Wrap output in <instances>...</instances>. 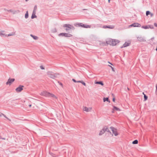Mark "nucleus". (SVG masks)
<instances>
[{
    "mask_svg": "<svg viewBox=\"0 0 157 157\" xmlns=\"http://www.w3.org/2000/svg\"><path fill=\"white\" fill-rule=\"evenodd\" d=\"M110 128L112 131V133L114 134L115 136H117L118 135V133L117 132V129L116 128L113 127H110Z\"/></svg>",
    "mask_w": 157,
    "mask_h": 157,
    "instance_id": "3",
    "label": "nucleus"
},
{
    "mask_svg": "<svg viewBox=\"0 0 157 157\" xmlns=\"http://www.w3.org/2000/svg\"><path fill=\"white\" fill-rule=\"evenodd\" d=\"M108 63H110V64H111V65H112V64L111 63H110L109 62H108Z\"/></svg>",
    "mask_w": 157,
    "mask_h": 157,
    "instance_id": "40",
    "label": "nucleus"
},
{
    "mask_svg": "<svg viewBox=\"0 0 157 157\" xmlns=\"http://www.w3.org/2000/svg\"><path fill=\"white\" fill-rule=\"evenodd\" d=\"M141 26V25L140 24L138 23H135L129 25V27H140Z\"/></svg>",
    "mask_w": 157,
    "mask_h": 157,
    "instance_id": "6",
    "label": "nucleus"
},
{
    "mask_svg": "<svg viewBox=\"0 0 157 157\" xmlns=\"http://www.w3.org/2000/svg\"><path fill=\"white\" fill-rule=\"evenodd\" d=\"M0 139H2V140H5V139L4 138H2V137L1 136H0Z\"/></svg>",
    "mask_w": 157,
    "mask_h": 157,
    "instance_id": "37",
    "label": "nucleus"
},
{
    "mask_svg": "<svg viewBox=\"0 0 157 157\" xmlns=\"http://www.w3.org/2000/svg\"><path fill=\"white\" fill-rule=\"evenodd\" d=\"M28 0H26V1H28Z\"/></svg>",
    "mask_w": 157,
    "mask_h": 157,
    "instance_id": "45",
    "label": "nucleus"
},
{
    "mask_svg": "<svg viewBox=\"0 0 157 157\" xmlns=\"http://www.w3.org/2000/svg\"><path fill=\"white\" fill-rule=\"evenodd\" d=\"M71 25H69L65 24L63 25V27L65 28V30L67 31L71 29Z\"/></svg>",
    "mask_w": 157,
    "mask_h": 157,
    "instance_id": "7",
    "label": "nucleus"
},
{
    "mask_svg": "<svg viewBox=\"0 0 157 157\" xmlns=\"http://www.w3.org/2000/svg\"><path fill=\"white\" fill-rule=\"evenodd\" d=\"M40 67V68H41V69H42V70H43V69H44V67L42 66H41Z\"/></svg>",
    "mask_w": 157,
    "mask_h": 157,
    "instance_id": "34",
    "label": "nucleus"
},
{
    "mask_svg": "<svg viewBox=\"0 0 157 157\" xmlns=\"http://www.w3.org/2000/svg\"><path fill=\"white\" fill-rule=\"evenodd\" d=\"M100 45L101 46H104L108 45L106 42V40L105 42V41H101L100 43Z\"/></svg>",
    "mask_w": 157,
    "mask_h": 157,
    "instance_id": "15",
    "label": "nucleus"
},
{
    "mask_svg": "<svg viewBox=\"0 0 157 157\" xmlns=\"http://www.w3.org/2000/svg\"><path fill=\"white\" fill-rule=\"evenodd\" d=\"M109 66L112 69V70L113 71H114V72L115 71H114L113 67L112 66H111L109 65Z\"/></svg>",
    "mask_w": 157,
    "mask_h": 157,
    "instance_id": "30",
    "label": "nucleus"
},
{
    "mask_svg": "<svg viewBox=\"0 0 157 157\" xmlns=\"http://www.w3.org/2000/svg\"><path fill=\"white\" fill-rule=\"evenodd\" d=\"M36 13L35 12H33V14H32V16H31V18L32 19H33L35 18H36Z\"/></svg>",
    "mask_w": 157,
    "mask_h": 157,
    "instance_id": "21",
    "label": "nucleus"
},
{
    "mask_svg": "<svg viewBox=\"0 0 157 157\" xmlns=\"http://www.w3.org/2000/svg\"><path fill=\"white\" fill-rule=\"evenodd\" d=\"M37 10V6H35L34 7V10L33 11V12H34L36 13V11Z\"/></svg>",
    "mask_w": 157,
    "mask_h": 157,
    "instance_id": "27",
    "label": "nucleus"
},
{
    "mask_svg": "<svg viewBox=\"0 0 157 157\" xmlns=\"http://www.w3.org/2000/svg\"><path fill=\"white\" fill-rule=\"evenodd\" d=\"M14 81V78H10L8 79V81L6 82L7 85H10Z\"/></svg>",
    "mask_w": 157,
    "mask_h": 157,
    "instance_id": "10",
    "label": "nucleus"
},
{
    "mask_svg": "<svg viewBox=\"0 0 157 157\" xmlns=\"http://www.w3.org/2000/svg\"><path fill=\"white\" fill-rule=\"evenodd\" d=\"M103 101L104 102H105L106 101H107L108 102H110V101L109 100V99H103Z\"/></svg>",
    "mask_w": 157,
    "mask_h": 157,
    "instance_id": "25",
    "label": "nucleus"
},
{
    "mask_svg": "<svg viewBox=\"0 0 157 157\" xmlns=\"http://www.w3.org/2000/svg\"><path fill=\"white\" fill-rule=\"evenodd\" d=\"M0 35L1 36H6L5 35V34L3 33H0Z\"/></svg>",
    "mask_w": 157,
    "mask_h": 157,
    "instance_id": "32",
    "label": "nucleus"
},
{
    "mask_svg": "<svg viewBox=\"0 0 157 157\" xmlns=\"http://www.w3.org/2000/svg\"><path fill=\"white\" fill-rule=\"evenodd\" d=\"M31 36L34 39L37 40L38 39V37L36 36L31 35Z\"/></svg>",
    "mask_w": 157,
    "mask_h": 157,
    "instance_id": "24",
    "label": "nucleus"
},
{
    "mask_svg": "<svg viewBox=\"0 0 157 157\" xmlns=\"http://www.w3.org/2000/svg\"><path fill=\"white\" fill-rule=\"evenodd\" d=\"M105 132V131L104 129V127L103 128L102 130H101L99 134V136H101L103 134H104Z\"/></svg>",
    "mask_w": 157,
    "mask_h": 157,
    "instance_id": "17",
    "label": "nucleus"
},
{
    "mask_svg": "<svg viewBox=\"0 0 157 157\" xmlns=\"http://www.w3.org/2000/svg\"><path fill=\"white\" fill-rule=\"evenodd\" d=\"M115 99H113V101L115 102Z\"/></svg>",
    "mask_w": 157,
    "mask_h": 157,
    "instance_id": "39",
    "label": "nucleus"
},
{
    "mask_svg": "<svg viewBox=\"0 0 157 157\" xmlns=\"http://www.w3.org/2000/svg\"><path fill=\"white\" fill-rule=\"evenodd\" d=\"M114 110H116V111H120L121 110L119 108H117V107L115 106H113V110L112 111V112L114 113Z\"/></svg>",
    "mask_w": 157,
    "mask_h": 157,
    "instance_id": "16",
    "label": "nucleus"
},
{
    "mask_svg": "<svg viewBox=\"0 0 157 157\" xmlns=\"http://www.w3.org/2000/svg\"><path fill=\"white\" fill-rule=\"evenodd\" d=\"M150 15H151V17H152L153 16V14L151 13Z\"/></svg>",
    "mask_w": 157,
    "mask_h": 157,
    "instance_id": "36",
    "label": "nucleus"
},
{
    "mask_svg": "<svg viewBox=\"0 0 157 157\" xmlns=\"http://www.w3.org/2000/svg\"><path fill=\"white\" fill-rule=\"evenodd\" d=\"M14 34H15V33H12V34H8V36H11L13 35Z\"/></svg>",
    "mask_w": 157,
    "mask_h": 157,
    "instance_id": "31",
    "label": "nucleus"
},
{
    "mask_svg": "<svg viewBox=\"0 0 157 157\" xmlns=\"http://www.w3.org/2000/svg\"><path fill=\"white\" fill-rule=\"evenodd\" d=\"M144 99V100H143V101H146L147 100V99Z\"/></svg>",
    "mask_w": 157,
    "mask_h": 157,
    "instance_id": "38",
    "label": "nucleus"
},
{
    "mask_svg": "<svg viewBox=\"0 0 157 157\" xmlns=\"http://www.w3.org/2000/svg\"><path fill=\"white\" fill-rule=\"evenodd\" d=\"M143 94L144 95V98H147V97L145 94L144 93H143Z\"/></svg>",
    "mask_w": 157,
    "mask_h": 157,
    "instance_id": "33",
    "label": "nucleus"
},
{
    "mask_svg": "<svg viewBox=\"0 0 157 157\" xmlns=\"http://www.w3.org/2000/svg\"><path fill=\"white\" fill-rule=\"evenodd\" d=\"M83 110L84 111H86L87 112H89L91 110V108H88L86 107H83Z\"/></svg>",
    "mask_w": 157,
    "mask_h": 157,
    "instance_id": "13",
    "label": "nucleus"
},
{
    "mask_svg": "<svg viewBox=\"0 0 157 157\" xmlns=\"http://www.w3.org/2000/svg\"><path fill=\"white\" fill-rule=\"evenodd\" d=\"M156 51H157V48H156Z\"/></svg>",
    "mask_w": 157,
    "mask_h": 157,
    "instance_id": "43",
    "label": "nucleus"
},
{
    "mask_svg": "<svg viewBox=\"0 0 157 157\" xmlns=\"http://www.w3.org/2000/svg\"><path fill=\"white\" fill-rule=\"evenodd\" d=\"M108 2H109H109H110V0H108Z\"/></svg>",
    "mask_w": 157,
    "mask_h": 157,
    "instance_id": "41",
    "label": "nucleus"
},
{
    "mask_svg": "<svg viewBox=\"0 0 157 157\" xmlns=\"http://www.w3.org/2000/svg\"><path fill=\"white\" fill-rule=\"evenodd\" d=\"M140 38L139 39V40L141 42H144V41H145L146 40H145L144 39L142 38V39H140Z\"/></svg>",
    "mask_w": 157,
    "mask_h": 157,
    "instance_id": "29",
    "label": "nucleus"
},
{
    "mask_svg": "<svg viewBox=\"0 0 157 157\" xmlns=\"http://www.w3.org/2000/svg\"><path fill=\"white\" fill-rule=\"evenodd\" d=\"M142 28L144 29H148L149 28L150 29H153V27L152 26H151L150 25H146L145 26H142Z\"/></svg>",
    "mask_w": 157,
    "mask_h": 157,
    "instance_id": "14",
    "label": "nucleus"
},
{
    "mask_svg": "<svg viewBox=\"0 0 157 157\" xmlns=\"http://www.w3.org/2000/svg\"><path fill=\"white\" fill-rule=\"evenodd\" d=\"M154 25H155V27H157V23H155L154 24Z\"/></svg>",
    "mask_w": 157,
    "mask_h": 157,
    "instance_id": "35",
    "label": "nucleus"
},
{
    "mask_svg": "<svg viewBox=\"0 0 157 157\" xmlns=\"http://www.w3.org/2000/svg\"><path fill=\"white\" fill-rule=\"evenodd\" d=\"M95 83L97 84H100L102 86H103L104 85V84L102 81L95 82Z\"/></svg>",
    "mask_w": 157,
    "mask_h": 157,
    "instance_id": "20",
    "label": "nucleus"
},
{
    "mask_svg": "<svg viewBox=\"0 0 157 157\" xmlns=\"http://www.w3.org/2000/svg\"><path fill=\"white\" fill-rule=\"evenodd\" d=\"M47 74L48 76V77L51 78H54L55 77V75L53 74V73L51 72H48L47 73Z\"/></svg>",
    "mask_w": 157,
    "mask_h": 157,
    "instance_id": "9",
    "label": "nucleus"
},
{
    "mask_svg": "<svg viewBox=\"0 0 157 157\" xmlns=\"http://www.w3.org/2000/svg\"><path fill=\"white\" fill-rule=\"evenodd\" d=\"M78 25L79 26L86 28H90L91 27V25H89L86 24H83L82 23H79Z\"/></svg>",
    "mask_w": 157,
    "mask_h": 157,
    "instance_id": "4",
    "label": "nucleus"
},
{
    "mask_svg": "<svg viewBox=\"0 0 157 157\" xmlns=\"http://www.w3.org/2000/svg\"><path fill=\"white\" fill-rule=\"evenodd\" d=\"M72 80L75 82H79V83H81L83 85H84V86H86V84L83 81H76L75 79H72Z\"/></svg>",
    "mask_w": 157,
    "mask_h": 157,
    "instance_id": "12",
    "label": "nucleus"
},
{
    "mask_svg": "<svg viewBox=\"0 0 157 157\" xmlns=\"http://www.w3.org/2000/svg\"><path fill=\"white\" fill-rule=\"evenodd\" d=\"M40 95L41 96L49 98H56V96L50 93L47 92L46 91H41L40 94Z\"/></svg>",
    "mask_w": 157,
    "mask_h": 157,
    "instance_id": "2",
    "label": "nucleus"
},
{
    "mask_svg": "<svg viewBox=\"0 0 157 157\" xmlns=\"http://www.w3.org/2000/svg\"><path fill=\"white\" fill-rule=\"evenodd\" d=\"M138 143V141L137 140H135L132 142V144H137Z\"/></svg>",
    "mask_w": 157,
    "mask_h": 157,
    "instance_id": "22",
    "label": "nucleus"
},
{
    "mask_svg": "<svg viewBox=\"0 0 157 157\" xmlns=\"http://www.w3.org/2000/svg\"><path fill=\"white\" fill-rule=\"evenodd\" d=\"M1 114L5 118H6L7 119H8V120H9L10 121H11V120L10 119L8 118L7 117H6V116L4 114L2 113Z\"/></svg>",
    "mask_w": 157,
    "mask_h": 157,
    "instance_id": "23",
    "label": "nucleus"
},
{
    "mask_svg": "<svg viewBox=\"0 0 157 157\" xmlns=\"http://www.w3.org/2000/svg\"><path fill=\"white\" fill-rule=\"evenodd\" d=\"M151 13L149 11H147L146 12V15L148 16V15H150Z\"/></svg>",
    "mask_w": 157,
    "mask_h": 157,
    "instance_id": "28",
    "label": "nucleus"
},
{
    "mask_svg": "<svg viewBox=\"0 0 157 157\" xmlns=\"http://www.w3.org/2000/svg\"><path fill=\"white\" fill-rule=\"evenodd\" d=\"M23 86H20L18 87L16 89V90L17 92H21L23 90Z\"/></svg>",
    "mask_w": 157,
    "mask_h": 157,
    "instance_id": "8",
    "label": "nucleus"
},
{
    "mask_svg": "<svg viewBox=\"0 0 157 157\" xmlns=\"http://www.w3.org/2000/svg\"><path fill=\"white\" fill-rule=\"evenodd\" d=\"M131 44V42H126L121 47V48H125L127 46H129Z\"/></svg>",
    "mask_w": 157,
    "mask_h": 157,
    "instance_id": "11",
    "label": "nucleus"
},
{
    "mask_svg": "<svg viewBox=\"0 0 157 157\" xmlns=\"http://www.w3.org/2000/svg\"><path fill=\"white\" fill-rule=\"evenodd\" d=\"M120 41L118 40L115 39H113L110 38H109L106 39V42L107 44L112 46H114L117 45L119 43Z\"/></svg>",
    "mask_w": 157,
    "mask_h": 157,
    "instance_id": "1",
    "label": "nucleus"
},
{
    "mask_svg": "<svg viewBox=\"0 0 157 157\" xmlns=\"http://www.w3.org/2000/svg\"><path fill=\"white\" fill-rule=\"evenodd\" d=\"M31 106V105H29V106L30 107Z\"/></svg>",
    "mask_w": 157,
    "mask_h": 157,
    "instance_id": "42",
    "label": "nucleus"
},
{
    "mask_svg": "<svg viewBox=\"0 0 157 157\" xmlns=\"http://www.w3.org/2000/svg\"><path fill=\"white\" fill-rule=\"evenodd\" d=\"M25 17L26 18H27L28 17V11L26 12L25 15Z\"/></svg>",
    "mask_w": 157,
    "mask_h": 157,
    "instance_id": "26",
    "label": "nucleus"
},
{
    "mask_svg": "<svg viewBox=\"0 0 157 157\" xmlns=\"http://www.w3.org/2000/svg\"><path fill=\"white\" fill-rule=\"evenodd\" d=\"M103 28H109V29H113L114 28V26H113V25L104 26L103 27Z\"/></svg>",
    "mask_w": 157,
    "mask_h": 157,
    "instance_id": "19",
    "label": "nucleus"
},
{
    "mask_svg": "<svg viewBox=\"0 0 157 157\" xmlns=\"http://www.w3.org/2000/svg\"><path fill=\"white\" fill-rule=\"evenodd\" d=\"M104 129L105 130V132H108L110 133H111V132L110 131V130H109V129L108 128V127L107 126H105L104 127Z\"/></svg>",
    "mask_w": 157,
    "mask_h": 157,
    "instance_id": "18",
    "label": "nucleus"
},
{
    "mask_svg": "<svg viewBox=\"0 0 157 157\" xmlns=\"http://www.w3.org/2000/svg\"><path fill=\"white\" fill-rule=\"evenodd\" d=\"M1 116V114H0V117Z\"/></svg>",
    "mask_w": 157,
    "mask_h": 157,
    "instance_id": "44",
    "label": "nucleus"
},
{
    "mask_svg": "<svg viewBox=\"0 0 157 157\" xmlns=\"http://www.w3.org/2000/svg\"><path fill=\"white\" fill-rule=\"evenodd\" d=\"M59 36H64L65 37H70L72 36L71 34L67 33H61L59 34Z\"/></svg>",
    "mask_w": 157,
    "mask_h": 157,
    "instance_id": "5",
    "label": "nucleus"
}]
</instances>
